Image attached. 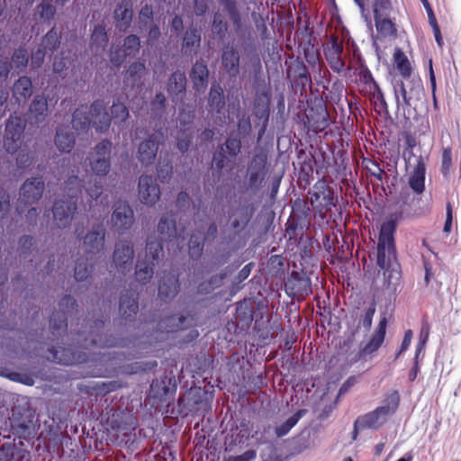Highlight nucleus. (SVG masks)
Wrapping results in <instances>:
<instances>
[{
    "label": "nucleus",
    "mask_w": 461,
    "mask_h": 461,
    "mask_svg": "<svg viewBox=\"0 0 461 461\" xmlns=\"http://www.w3.org/2000/svg\"><path fill=\"white\" fill-rule=\"evenodd\" d=\"M396 222L393 220L384 221L380 230L377 243V265L384 270V278L390 279L396 273V253L393 234Z\"/></svg>",
    "instance_id": "nucleus-1"
},
{
    "label": "nucleus",
    "mask_w": 461,
    "mask_h": 461,
    "mask_svg": "<svg viewBox=\"0 0 461 461\" xmlns=\"http://www.w3.org/2000/svg\"><path fill=\"white\" fill-rule=\"evenodd\" d=\"M64 190L69 200L57 201L52 209L55 224L59 229L66 228L71 223L73 215L77 208L78 194L82 192L81 180L74 174V170H72V175L66 180Z\"/></svg>",
    "instance_id": "nucleus-2"
},
{
    "label": "nucleus",
    "mask_w": 461,
    "mask_h": 461,
    "mask_svg": "<svg viewBox=\"0 0 461 461\" xmlns=\"http://www.w3.org/2000/svg\"><path fill=\"white\" fill-rule=\"evenodd\" d=\"M400 395L398 392L393 391L386 395L381 406L374 411L358 417L354 423V432L357 434L360 430L377 429L388 420L389 417L393 415L398 409Z\"/></svg>",
    "instance_id": "nucleus-3"
},
{
    "label": "nucleus",
    "mask_w": 461,
    "mask_h": 461,
    "mask_svg": "<svg viewBox=\"0 0 461 461\" xmlns=\"http://www.w3.org/2000/svg\"><path fill=\"white\" fill-rule=\"evenodd\" d=\"M89 115L86 114L83 107L77 109L73 113L72 125L76 131H84L90 124L97 132H105L111 125V117L106 112V105L101 100L95 101L89 109Z\"/></svg>",
    "instance_id": "nucleus-4"
},
{
    "label": "nucleus",
    "mask_w": 461,
    "mask_h": 461,
    "mask_svg": "<svg viewBox=\"0 0 461 461\" xmlns=\"http://www.w3.org/2000/svg\"><path fill=\"white\" fill-rule=\"evenodd\" d=\"M163 256V248L160 241L148 238L146 242V256L144 259H138L135 266V279L140 284H147L154 274L156 263Z\"/></svg>",
    "instance_id": "nucleus-5"
},
{
    "label": "nucleus",
    "mask_w": 461,
    "mask_h": 461,
    "mask_svg": "<svg viewBox=\"0 0 461 461\" xmlns=\"http://www.w3.org/2000/svg\"><path fill=\"white\" fill-rule=\"evenodd\" d=\"M402 80L393 81V93L396 105L411 106L412 103L420 98L422 84L419 78L408 77Z\"/></svg>",
    "instance_id": "nucleus-6"
},
{
    "label": "nucleus",
    "mask_w": 461,
    "mask_h": 461,
    "mask_svg": "<svg viewBox=\"0 0 461 461\" xmlns=\"http://www.w3.org/2000/svg\"><path fill=\"white\" fill-rule=\"evenodd\" d=\"M112 146L109 140H103L88 154L86 161L96 176H104L110 172Z\"/></svg>",
    "instance_id": "nucleus-7"
},
{
    "label": "nucleus",
    "mask_w": 461,
    "mask_h": 461,
    "mask_svg": "<svg viewBox=\"0 0 461 461\" xmlns=\"http://www.w3.org/2000/svg\"><path fill=\"white\" fill-rule=\"evenodd\" d=\"M25 129L24 121L16 115H11L6 122L4 147L8 153H15L20 145L21 138Z\"/></svg>",
    "instance_id": "nucleus-8"
},
{
    "label": "nucleus",
    "mask_w": 461,
    "mask_h": 461,
    "mask_svg": "<svg viewBox=\"0 0 461 461\" xmlns=\"http://www.w3.org/2000/svg\"><path fill=\"white\" fill-rule=\"evenodd\" d=\"M134 258L133 244L130 240H121L115 244L113 264L117 272L126 275L131 270Z\"/></svg>",
    "instance_id": "nucleus-9"
},
{
    "label": "nucleus",
    "mask_w": 461,
    "mask_h": 461,
    "mask_svg": "<svg viewBox=\"0 0 461 461\" xmlns=\"http://www.w3.org/2000/svg\"><path fill=\"white\" fill-rule=\"evenodd\" d=\"M104 327V322L102 321H95V323L90 326V330L88 332V336H85V332L80 334L79 337L84 338V347L86 348L88 346H94L98 348H112V347H122L123 346L122 340H118L113 338H104L103 339V333L101 330Z\"/></svg>",
    "instance_id": "nucleus-10"
},
{
    "label": "nucleus",
    "mask_w": 461,
    "mask_h": 461,
    "mask_svg": "<svg viewBox=\"0 0 461 461\" xmlns=\"http://www.w3.org/2000/svg\"><path fill=\"white\" fill-rule=\"evenodd\" d=\"M111 222L120 234L125 233L131 228L134 222V212L127 202H119L114 205Z\"/></svg>",
    "instance_id": "nucleus-11"
},
{
    "label": "nucleus",
    "mask_w": 461,
    "mask_h": 461,
    "mask_svg": "<svg viewBox=\"0 0 461 461\" xmlns=\"http://www.w3.org/2000/svg\"><path fill=\"white\" fill-rule=\"evenodd\" d=\"M158 231L161 236V240L180 249L184 246L185 238L182 233H178L176 227L173 215H164L161 217L158 224Z\"/></svg>",
    "instance_id": "nucleus-12"
},
{
    "label": "nucleus",
    "mask_w": 461,
    "mask_h": 461,
    "mask_svg": "<svg viewBox=\"0 0 461 461\" xmlns=\"http://www.w3.org/2000/svg\"><path fill=\"white\" fill-rule=\"evenodd\" d=\"M138 193L140 201L149 206L154 205L160 197L159 186L151 176H140Z\"/></svg>",
    "instance_id": "nucleus-13"
},
{
    "label": "nucleus",
    "mask_w": 461,
    "mask_h": 461,
    "mask_svg": "<svg viewBox=\"0 0 461 461\" xmlns=\"http://www.w3.org/2000/svg\"><path fill=\"white\" fill-rule=\"evenodd\" d=\"M344 48L337 38H332L324 49L325 59L333 72L342 75L346 70V64L342 59Z\"/></svg>",
    "instance_id": "nucleus-14"
},
{
    "label": "nucleus",
    "mask_w": 461,
    "mask_h": 461,
    "mask_svg": "<svg viewBox=\"0 0 461 461\" xmlns=\"http://www.w3.org/2000/svg\"><path fill=\"white\" fill-rule=\"evenodd\" d=\"M163 138V133H153L148 140L140 143L138 148V159L146 166L151 165L157 156L158 145Z\"/></svg>",
    "instance_id": "nucleus-15"
},
{
    "label": "nucleus",
    "mask_w": 461,
    "mask_h": 461,
    "mask_svg": "<svg viewBox=\"0 0 461 461\" xmlns=\"http://www.w3.org/2000/svg\"><path fill=\"white\" fill-rule=\"evenodd\" d=\"M44 181L41 177L27 179L20 188V200L25 204L35 203L44 191Z\"/></svg>",
    "instance_id": "nucleus-16"
},
{
    "label": "nucleus",
    "mask_w": 461,
    "mask_h": 461,
    "mask_svg": "<svg viewBox=\"0 0 461 461\" xmlns=\"http://www.w3.org/2000/svg\"><path fill=\"white\" fill-rule=\"evenodd\" d=\"M240 53L232 45H226L222 49L221 65L230 77H236L240 72Z\"/></svg>",
    "instance_id": "nucleus-17"
},
{
    "label": "nucleus",
    "mask_w": 461,
    "mask_h": 461,
    "mask_svg": "<svg viewBox=\"0 0 461 461\" xmlns=\"http://www.w3.org/2000/svg\"><path fill=\"white\" fill-rule=\"evenodd\" d=\"M140 40L136 35H130L125 38L123 43V53L121 50H111V62L120 66L126 56H135L140 50Z\"/></svg>",
    "instance_id": "nucleus-18"
},
{
    "label": "nucleus",
    "mask_w": 461,
    "mask_h": 461,
    "mask_svg": "<svg viewBox=\"0 0 461 461\" xmlns=\"http://www.w3.org/2000/svg\"><path fill=\"white\" fill-rule=\"evenodd\" d=\"M105 230L98 227L89 231L83 239V247L86 253H99L104 246Z\"/></svg>",
    "instance_id": "nucleus-19"
},
{
    "label": "nucleus",
    "mask_w": 461,
    "mask_h": 461,
    "mask_svg": "<svg viewBox=\"0 0 461 461\" xmlns=\"http://www.w3.org/2000/svg\"><path fill=\"white\" fill-rule=\"evenodd\" d=\"M387 321L384 317L380 320L379 324L372 335L370 340L361 348L360 357H364L377 351L384 340Z\"/></svg>",
    "instance_id": "nucleus-20"
},
{
    "label": "nucleus",
    "mask_w": 461,
    "mask_h": 461,
    "mask_svg": "<svg viewBox=\"0 0 461 461\" xmlns=\"http://www.w3.org/2000/svg\"><path fill=\"white\" fill-rule=\"evenodd\" d=\"M48 115V103L43 95H36L30 104L28 120L32 124L42 122Z\"/></svg>",
    "instance_id": "nucleus-21"
},
{
    "label": "nucleus",
    "mask_w": 461,
    "mask_h": 461,
    "mask_svg": "<svg viewBox=\"0 0 461 461\" xmlns=\"http://www.w3.org/2000/svg\"><path fill=\"white\" fill-rule=\"evenodd\" d=\"M208 104L210 107L209 113L221 118V115L224 113L225 97L223 89L219 84H213L211 86Z\"/></svg>",
    "instance_id": "nucleus-22"
},
{
    "label": "nucleus",
    "mask_w": 461,
    "mask_h": 461,
    "mask_svg": "<svg viewBox=\"0 0 461 461\" xmlns=\"http://www.w3.org/2000/svg\"><path fill=\"white\" fill-rule=\"evenodd\" d=\"M54 142L60 152L68 153L74 148L76 139L68 127L59 126L56 131Z\"/></svg>",
    "instance_id": "nucleus-23"
},
{
    "label": "nucleus",
    "mask_w": 461,
    "mask_h": 461,
    "mask_svg": "<svg viewBox=\"0 0 461 461\" xmlns=\"http://www.w3.org/2000/svg\"><path fill=\"white\" fill-rule=\"evenodd\" d=\"M425 164L421 157L417 159V164L409 177L410 187L418 194L425 189Z\"/></svg>",
    "instance_id": "nucleus-24"
},
{
    "label": "nucleus",
    "mask_w": 461,
    "mask_h": 461,
    "mask_svg": "<svg viewBox=\"0 0 461 461\" xmlns=\"http://www.w3.org/2000/svg\"><path fill=\"white\" fill-rule=\"evenodd\" d=\"M29 453L15 444L5 443L0 449V461H29Z\"/></svg>",
    "instance_id": "nucleus-25"
},
{
    "label": "nucleus",
    "mask_w": 461,
    "mask_h": 461,
    "mask_svg": "<svg viewBox=\"0 0 461 461\" xmlns=\"http://www.w3.org/2000/svg\"><path fill=\"white\" fill-rule=\"evenodd\" d=\"M32 82L28 77H21L13 86V97L18 103H25L32 95Z\"/></svg>",
    "instance_id": "nucleus-26"
},
{
    "label": "nucleus",
    "mask_w": 461,
    "mask_h": 461,
    "mask_svg": "<svg viewBox=\"0 0 461 461\" xmlns=\"http://www.w3.org/2000/svg\"><path fill=\"white\" fill-rule=\"evenodd\" d=\"M132 5L129 1H122L114 11L116 26L121 31L129 28L132 20Z\"/></svg>",
    "instance_id": "nucleus-27"
},
{
    "label": "nucleus",
    "mask_w": 461,
    "mask_h": 461,
    "mask_svg": "<svg viewBox=\"0 0 461 461\" xmlns=\"http://www.w3.org/2000/svg\"><path fill=\"white\" fill-rule=\"evenodd\" d=\"M252 214L253 212L249 207L237 208L230 216L231 229L236 232H240L247 226Z\"/></svg>",
    "instance_id": "nucleus-28"
},
{
    "label": "nucleus",
    "mask_w": 461,
    "mask_h": 461,
    "mask_svg": "<svg viewBox=\"0 0 461 461\" xmlns=\"http://www.w3.org/2000/svg\"><path fill=\"white\" fill-rule=\"evenodd\" d=\"M178 292V279L175 275L164 276L158 286V296L162 300L174 298Z\"/></svg>",
    "instance_id": "nucleus-29"
},
{
    "label": "nucleus",
    "mask_w": 461,
    "mask_h": 461,
    "mask_svg": "<svg viewBox=\"0 0 461 461\" xmlns=\"http://www.w3.org/2000/svg\"><path fill=\"white\" fill-rule=\"evenodd\" d=\"M209 71L207 66L203 62H196L190 74L194 87L197 90H203L207 86Z\"/></svg>",
    "instance_id": "nucleus-30"
},
{
    "label": "nucleus",
    "mask_w": 461,
    "mask_h": 461,
    "mask_svg": "<svg viewBox=\"0 0 461 461\" xmlns=\"http://www.w3.org/2000/svg\"><path fill=\"white\" fill-rule=\"evenodd\" d=\"M186 86V77L184 72L176 71L168 79L167 92L174 98L180 94L185 93Z\"/></svg>",
    "instance_id": "nucleus-31"
},
{
    "label": "nucleus",
    "mask_w": 461,
    "mask_h": 461,
    "mask_svg": "<svg viewBox=\"0 0 461 461\" xmlns=\"http://www.w3.org/2000/svg\"><path fill=\"white\" fill-rule=\"evenodd\" d=\"M201 35L197 29H190L185 32L183 40V50L185 54L193 55L196 53L200 46Z\"/></svg>",
    "instance_id": "nucleus-32"
},
{
    "label": "nucleus",
    "mask_w": 461,
    "mask_h": 461,
    "mask_svg": "<svg viewBox=\"0 0 461 461\" xmlns=\"http://www.w3.org/2000/svg\"><path fill=\"white\" fill-rule=\"evenodd\" d=\"M69 352V349L55 350L53 353V361L68 366L86 362L89 359L86 356H76L74 353L68 356Z\"/></svg>",
    "instance_id": "nucleus-33"
},
{
    "label": "nucleus",
    "mask_w": 461,
    "mask_h": 461,
    "mask_svg": "<svg viewBox=\"0 0 461 461\" xmlns=\"http://www.w3.org/2000/svg\"><path fill=\"white\" fill-rule=\"evenodd\" d=\"M267 162V154L264 152H259L256 154L251 161L249 166V180L251 183L257 182L260 173L265 168V165Z\"/></svg>",
    "instance_id": "nucleus-34"
},
{
    "label": "nucleus",
    "mask_w": 461,
    "mask_h": 461,
    "mask_svg": "<svg viewBox=\"0 0 461 461\" xmlns=\"http://www.w3.org/2000/svg\"><path fill=\"white\" fill-rule=\"evenodd\" d=\"M108 41L105 28L102 25L95 27L91 35V49L98 52L104 50Z\"/></svg>",
    "instance_id": "nucleus-35"
},
{
    "label": "nucleus",
    "mask_w": 461,
    "mask_h": 461,
    "mask_svg": "<svg viewBox=\"0 0 461 461\" xmlns=\"http://www.w3.org/2000/svg\"><path fill=\"white\" fill-rule=\"evenodd\" d=\"M120 312L126 317H131L137 313L139 305L134 294H126L121 298Z\"/></svg>",
    "instance_id": "nucleus-36"
},
{
    "label": "nucleus",
    "mask_w": 461,
    "mask_h": 461,
    "mask_svg": "<svg viewBox=\"0 0 461 461\" xmlns=\"http://www.w3.org/2000/svg\"><path fill=\"white\" fill-rule=\"evenodd\" d=\"M377 32L384 37L390 36L395 32L394 23L390 19V14L375 16Z\"/></svg>",
    "instance_id": "nucleus-37"
},
{
    "label": "nucleus",
    "mask_w": 461,
    "mask_h": 461,
    "mask_svg": "<svg viewBox=\"0 0 461 461\" xmlns=\"http://www.w3.org/2000/svg\"><path fill=\"white\" fill-rule=\"evenodd\" d=\"M393 58L396 68L400 71L402 77L403 78L412 77L411 67L406 55L401 50H396Z\"/></svg>",
    "instance_id": "nucleus-38"
},
{
    "label": "nucleus",
    "mask_w": 461,
    "mask_h": 461,
    "mask_svg": "<svg viewBox=\"0 0 461 461\" xmlns=\"http://www.w3.org/2000/svg\"><path fill=\"white\" fill-rule=\"evenodd\" d=\"M146 67L141 62H134L132 63L128 71V80H131L132 86H139L141 84V78L145 74Z\"/></svg>",
    "instance_id": "nucleus-39"
},
{
    "label": "nucleus",
    "mask_w": 461,
    "mask_h": 461,
    "mask_svg": "<svg viewBox=\"0 0 461 461\" xmlns=\"http://www.w3.org/2000/svg\"><path fill=\"white\" fill-rule=\"evenodd\" d=\"M228 25L224 19L223 14L220 13H215L212 23V33L216 35L220 40H222L225 37Z\"/></svg>",
    "instance_id": "nucleus-40"
},
{
    "label": "nucleus",
    "mask_w": 461,
    "mask_h": 461,
    "mask_svg": "<svg viewBox=\"0 0 461 461\" xmlns=\"http://www.w3.org/2000/svg\"><path fill=\"white\" fill-rule=\"evenodd\" d=\"M305 413L304 410L299 411L296 413H294L292 417H290L285 423L278 426L276 429V434L277 437H283L286 435L291 429L295 426V424L299 421V420L302 418V416Z\"/></svg>",
    "instance_id": "nucleus-41"
},
{
    "label": "nucleus",
    "mask_w": 461,
    "mask_h": 461,
    "mask_svg": "<svg viewBox=\"0 0 461 461\" xmlns=\"http://www.w3.org/2000/svg\"><path fill=\"white\" fill-rule=\"evenodd\" d=\"M203 235L199 232L197 234H193L189 240V254L191 258H197L200 257L203 249Z\"/></svg>",
    "instance_id": "nucleus-42"
},
{
    "label": "nucleus",
    "mask_w": 461,
    "mask_h": 461,
    "mask_svg": "<svg viewBox=\"0 0 461 461\" xmlns=\"http://www.w3.org/2000/svg\"><path fill=\"white\" fill-rule=\"evenodd\" d=\"M29 60L28 52L25 49L16 50L12 57V68L21 71L26 68Z\"/></svg>",
    "instance_id": "nucleus-43"
},
{
    "label": "nucleus",
    "mask_w": 461,
    "mask_h": 461,
    "mask_svg": "<svg viewBox=\"0 0 461 461\" xmlns=\"http://www.w3.org/2000/svg\"><path fill=\"white\" fill-rule=\"evenodd\" d=\"M59 35L52 29L43 38L41 47L46 50H54L60 43Z\"/></svg>",
    "instance_id": "nucleus-44"
},
{
    "label": "nucleus",
    "mask_w": 461,
    "mask_h": 461,
    "mask_svg": "<svg viewBox=\"0 0 461 461\" xmlns=\"http://www.w3.org/2000/svg\"><path fill=\"white\" fill-rule=\"evenodd\" d=\"M111 113L115 122H125L129 117V111L122 103H113L111 107Z\"/></svg>",
    "instance_id": "nucleus-45"
},
{
    "label": "nucleus",
    "mask_w": 461,
    "mask_h": 461,
    "mask_svg": "<svg viewBox=\"0 0 461 461\" xmlns=\"http://www.w3.org/2000/svg\"><path fill=\"white\" fill-rule=\"evenodd\" d=\"M185 321V318L183 316L176 318L175 316H172L170 318H167L166 321L161 322L160 329L165 330L167 332H173L176 329H183L184 325L183 322Z\"/></svg>",
    "instance_id": "nucleus-46"
},
{
    "label": "nucleus",
    "mask_w": 461,
    "mask_h": 461,
    "mask_svg": "<svg viewBox=\"0 0 461 461\" xmlns=\"http://www.w3.org/2000/svg\"><path fill=\"white\" fill-rule=\"evenodd\" d=\"M374 16L390 14L392 4L390 0H372Z\"/></svg>",
    "instance_id": "nucleus-47"
},
{
    "label": "nucleus",
    "mask_w": 461,
    "mask_h": 461,
    "mask_svg": "<svg viewBox=\"0 0 461 461\" xmlns=\"http://www.w3.org/2000/svg\"><path fill=\"white\" fill-rule=\"evenodd\" d=\"M166 108V97L162 93L156 95L154 100L151 102V110L155 116H161Z\"/></svg>",
    "instance_id": "nucleus-48"
},
{
    "label": "nucleus",
    "mask_w": 461,
    "mask_h": 461,
    "mask_svg": "<svg viewBox=\"0 0 461 461\" xmlns=\"http://www.w3.org/2000/svg\"><path fill=\"white\" fill-rule=\"evenodd\" d=\"M38 14L41 18L45 20H50L53 18L56 9L50 2L43 0L42 3L37 7Z\"/></svg>",
    "instance_id": "nucleus-49"
},
{
    "label": "nucleus",
    "mask_w": 461,
    "mask_h": 461,
    "mask_svg": "<svg viewBox=\"0 0 461 461\" xmlns=\"http://www.w3.org/2000/svg\"><path fill=\"white\" fill-rule=\"evenodd\" d=\"M92 272V265L88 266L79 261L75 267V278L77 281L86 280Z\"/></svg>",
    "instance_id": "nucleus-50"
},
{
    "label": "nucleus",
    "mask_w": 461,
    "mask_h": 461,
    "mask_svg": "<svg viewBox=\"0 0 461 461\" xmlns=\"http://www.w3.org/2000/svg\"><path fill=\"white\" fill-rule=\"evenodd\" d=\"M372 92V96L375 99V103H379L380 107L383 110H387V103L385 101L383 91L380 86L376 83V81H373V87L370 89Z\"/></svg>",
    "instance_id": "nucleus-51"
},
{
    "label": "nucleus",
    "mask_w": 461,
    "mask_h": 461,
    "mask_svg": "<svg viewBox=\"0 0 461 461\" xmlns=\"http://www.w3.org/2000/svg\"><path fill=\"white\" fill-rule=\"evenodd\" d=\"M50 325L54 332H59V330H65L68 324L64 313H58L53 315L50 318Z\"/></svg>",
    "instance_id": "nucleus-52"
},
{
    "label": "nucleus",
    "mask_w": 461,
    "mask_h": 461,
    "mask_svg": "<svg viewBox=\"0 0 461 461\" xmlns=\"http://www.w3.org/2000/svg\"><path fill=\"white\" fill-rule=\"evenodd\" d=\"M158 177L162 183L167 182L172 175L173 167L169 163H159L158 166Z\"/></svg>",
    "instance_id": "nucleus-53"
},
{
    "label": "nucleus",
    "mask_w": 461,
    "mask_h": 461,
    "mask_svg": "<svg viewBox=\"0 0 461 461\" xmlns=\"http://www.w3.org/2000/svg\"><path fill=\"white\" fill-rule=\"evenodd\" d=\"M86 192L92 200H97L102 194L103 185L101 182L95 180L94 183H90L89 185L86 187Z\"/></svg>",
    "instance_id": "nucleus-54"
},
{
    "label": "nucleus",
    "mask_w": 461,
    "mask_h": 461,
    "mask_svg": "<svg viewBox=\"0 0 461 461\" xmlns=\"http://www.w3.org/2000/svg\"><path fill=\"white\" fill-rule=\"evenodd\" d=\"M292 276L294 281L298 282V287L296 290L297 293L307 294L308 292L311 291V283L308 277H300V275L298 273H293Z\"/></svg>",
    "instance_id": "nucleus-55"
},
{
    "label": "nucleus",
    "mask_w": 461,
    "mask_h": 461,
    "mask_svg": "<svg viewBox=\"0 0 461 461\" xmlns=\"http://www.w3.org/2000/svg\"><path fill=\"white\" fill-rule=\"evenodd\" d=\"M225 147L230 156L236 157L240 151L241 142L239 139L229 138L225 142Z\"/></svg>",
    "instance_id": "nucleus-56"
},
{
    "label": "nucleus",
    "mask_w": 461,
    "mask_h": 461,
    "mask_svg": "<svg viewBox=\"0 0 461 461\" xmlns=\"http://www.w3.org/2000/svg\"><path fill=\"white\" fill-rule=\"evenodd\" d=\"M10 208V196L8 193L0 187V217H4Z\"/></svg>",
    "instance_id": "nucleus-57"
},
{
    "label": "nucleus",
    "mask_w": 461,
    "mask_h": 461,
    "mask_svg": "<svg viewBox=\"0 0 461 461\" xmlns=\"http://www.w3.org/2000/svg\"><path fill=\"white\" fill-rule=\"evenodd\" d=\"M190 129H185L182 132V137H177V149L181 152H185L188 149L190 145L191 133Z\"/></svg>",
    "instance_id": "nucleus-58"
},
{
    "label": "nucleus",
    "mask_w": 461,
    "mask_h": 461,
    "mask_svg": "<svg viewBox=\"0 0 461 461\" xmlns=\"http://www.w3.org/2000/svg\"><path fill=\"white\" fill-rule=\"evenodd\" d=\"M257 452L254 449H249L240 456H230L223 459V461H252L256 458Z\"/></svg>",
    "instance_id": "nucleus-59"
},
{
    "label": "nucleus",
    "mask_w": 461,
    "mask_h": 461,
    "mask_svg": "<svg viewBox=\"0 0 461 461\" xmlns=\"http://www.w3.org/2000/svg\"><path fill=\"white\" fill-rule=\"evenodd\" d=\"M452 161V151L450 148H445L442 152V171L447 175L450 169Z\"/></svg>",
    "instance_id": "nucleus-60"
},
{
    "label": "nucleus",
    "mask_w": 461,
    "mask_h": 461,
    "mask_svg": "<svg viewBox=\"0 0 461 461\" xmlns=\"http://www.w3.org/2000/svg\"><path fill=\"white\" fill-rule=\"evenodd\" d=\"M46 54V50L43 48L38 49L36 51L32 54V66L34 68H40Z\"/></svg>",
    "instance_id": "nucleus-61"
},
{
    "label": "nucleus",
    "mask_w": 461,
    "mask_h": 461,
    "mask_svg": "<svg viewBox=\"0 0 461 461\" xmlns=\"http://www.w3.org/2000/svg\"><path fill=\"white\" fill-rule=\"evenodd\" d=\"M319 119L316 122V129L324 130L329 126V114L325 108H320Z\"/></svg>",
    "instance_id": "nucleus-62"
},
{
    "label": "nucleus",
    "mask_w": 461,
    "mask_h": 461,
    "mask_svg": "<svg viewBox=\"0 0 461 461\" xmlns=\"http://www.w3.org/2000/svg\"><path fill=\"white\" fill-rule=\"evenodd\" d=\"M32 161L33 158L29 153L25 152H20L16 158L17 166L20 168L28 167L32 163Z\"/></svg>",
    "instance_id": "nucleus-63"
},
{
    "label": "nucleus",
    "mask_w": 461,
    "mask_h": 461,
    "mask_svg": "<svg viewBox=\"0 0 461 461\" xmlns=\"http://www.w3.org/2000/svg\"><path fill=\"white\" fill-rule=\"evenodd\" d=\"M354 2L360 9L361 15H362L364 21L366 22V23L368 26H371V24H372L371 16H370L369 11L366 7V0H354Z\"/></svg>",
    "instance_id": "nucleus-64"
}]
</instances>
